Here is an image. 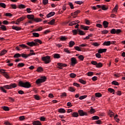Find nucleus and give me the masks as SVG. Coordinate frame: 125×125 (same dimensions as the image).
<instances>
[{"mask_svg":"<svg viewBox=\"0 0 125 125\" xmlns=\"http://www.w3.org/2000/svg\"><path fill=\"white\" fill-rule=\"evenodd\" d=\"M19 86H21V87H24L25 88H30V87H31V83L28 82H23L22 81H20L19 82Z\"/></svg>","mask_w":125,"mask_h":125,"instance_id":"f257e3e1","label":"nucleus"},{"mask_svg":"<svg viewBox=\"0 0 125 125\" xmlns=\"http://www.w3.org/2000/svg\"><path fill=\"white\" fill-rule=\"evenodd\" d=\"M42 59L43 61V62H44L45 64H49V63L51 62L50 57L48 56L43 57L42 58Z\"/></svg>","mask_w":125,"mask_h":125,"instance_id":"f03ea898","label":"nucleus"},{"mask_svg":"<svg viewBox=\"0 0 125 125\" xmlns=\"http://www.w3.org/2000/svg\"><path fill=\"white\" fill-rule=\"evenodd\" d=\"M0 90L5 93H6L7 92L5 89H11L10 85H5L0 87Z\"/></svg>","mask_w":125,"mask_h":125,"instance_id":"7ed1b4c3","label":"nucleus"},{"mask_svg":"<svg viewBox=\"0 0 125 125\" xmlns=\"http://www.w3.org/2000/svg\"><path fill=\"white\" fill-rule=\"evenodd\" d=\"M46 81V77H42L41 79H39L36 82L37 84H40V83H44Z\"/></svg>","mask_w":125,"mask_h":125,"instance_id":"20e7f679","label":"nucleus"},{"mask_svg":"<svg viewBox=\"0 0 125 125\" xmlns=\"http://www.w3.org/2000/svg\"><path fill=\"white\" fill-rule=\"evenodd\" d=\"M111 34H116L117 35H119L120 33H122V30L121 29H112L110 30Z\"/></svg>","mask_w":125,"mask_h":125,"instance_id":"39448f33","label":"nucleus"},{"mask_svg":"<svg viewBox=\"0 0 125 125\" xmlns=\"http://www.w3.org/2000/svg\"><path fill=\"white\" fill-rule=\"evenodd\" d=\"M31 55H36V53H30V54L27 55L26 54H21V57H23V58H28V57H29V56H31Z\"/></svg>","mask_w":125,"mask_h":125,"instance_id":"423d86ee","label":"nucleus"},{"mask_svg":"<svg viewBox=\"0 0 125 125\" xmlns=\"http://www.w3.org/2000/svg\"><path fill=\"white\" fill-rule=\"evenodd\" d=\"M78 114L81 117H83V116H87V113L85 112H84L83 110H78Z\"/></svg>","mask_w":125,"mask_h":125,"instance_id":"0eeeda50","label":"nucleus"},{"mask_svg":"<svg viewBox=\"0 0 125 125\" xmlns=\"http://www.w3.org/2000/svg\"><path fill=\"white\" fill-rule=\"evenodd\" d=\"M71 61L72 66H74L75 65H76V64L78 63V62H77V59H76V58H72Z\"/></svg>","mask_w":125,"mask_h":125,"instance_id":"6e6552de","label":"nucleus"},{"mask_svg":"<svg viewBox=\"0 0 125 125\" xmlns=\"http://www.w3.org/2000/svg\"><path fill=\"white\" fill-rule=\"evenodd\" d=\"M26 44H27V45H29V46H35L38 44V43H35L34 42H27Z\"/></svg>","mask_w":125,"mask_h":125,"instance_id":"1a4fd4ad","label":"nucleus"},{"mask_svg":"<svg viewBox=\"0 0 125 125\" xmlns=\"http://www.w3.org/2000/svg\"><path fill=\"white\" fill-rule=\"evenodd\" d=\"M80 23V21H75L71 22L69 24V26H73V25H77Z\"/></svg>","mask_w":125,"mask_h":125,"instance_id":"9d476101","label":"nucleus"},{"mask_svg":"<svg viewBox=\"0 0 125 125\" xmlns=\"http://www.w3.org/2000/svg\"><path fill=\"white\" fill-rule=\"evenodd\" d=\"M57 64L59 66L58 68H60V69H62V67H67V64L65 63H58Z\"/></svg>","mask_w":125,"mask_h":125,"instance_id":"9b49d317","label":"nucleus"},{"mask_svg":"<svg viewBox=\"0 0 125 125\" xmlns=\"http://www.w3.org/2000/svg\"><path fill=\"white\" fill-rule=\"evenodd\" d=\"M78 35L80 36H84L85 35V33H84L83 31H82L79 29H78Z\"/></svg>","mask_w":125,"mask_h":125,"instance_id":"f8f14e48","label":"nucleus"},{"mask_svg":"<svg viewBox=\"0 0 125 125\" xmlns=\"http://www.w3.org/2000/svg\"><path fill=\"white\" fill-rule=\"evenodd\" d=\"M71 115L72 117H73L74 118H78V117H79V113L78 112H73L71 113Z\"/></svg>","mask_w":125,"mask_h":125,"instance_id":"ddd939ff","label":"nucleus"},{"mask_svg":"<svg viewBox=\"0 0 125 125\" xmlns=\"http://www.w3.org/2000/svg\"><path fill=\"white\" fill-rule=\"evenodd\" d=\"M81 28L85 31H87L89 29V26H84L83 25H81Z\"/></svg>","mask_w":125,"mask_h":125,"instance_id":"4468645a","label":"nucleus"},{"mask_svg":"<svg viewBox=\"0 0 125 125\" xmlns=\"http://www.w3.org/2000/svg\"><path fill=\"white\" fill-rule=\"evenodd\" d=\"M55 14V12H51L50 13H49L46 15V17L47 18H49L50 17H51V16H53V15H54Z\"/></svg>","mask_w":125,"mask_h":125,"instance_id":"2eb2a0df","label":"nucleus"},{"mask_svg":"<svg viewBox=\"0 0 125 125\" xmlns=\"http://www.w3.org/2000/svg\"><path fill=\"white\" fill-rule=\"evenodd\" d=\"M27 17L28 19H30V20H33L35 19V16L33 15H28Z\"/></svg>","mask_w":125,"mask_h":125,"instance_id":"dca6fc26","label":"nucleus"},{"mask_svg":"<svg viewBox=\"0 0 125 125\" xmlns=\"http://www.w3.org/2000/svg\"><path fill=\"white\" fill-rule=\"evenodd\" d=\"M103 26L104 28H107L108 27V25H109V22L107 21H104L103 23Z\"/></svg>","mask_w":125,"mask_h":125,"instance_id":"f3484780","label":"nucleus"},{"mask_svg":"<svg viewBox=\"0 0 125 125\" xmlns=\"http://www.w3.org/2000/svg\"><path fill=\"white\" fill-rule=\"evenodd\" d=\"M103 45H106L107 46L111 45V41L104 42L103 43Z\"/></svg>","mask_w":125,"mask_h":125,"instance_id":"a211bd4d","label":"nucleus"},{"mask_svg":"<svg viewBox=\"0 0 125 125\" xmlns=\"http://www.w3.org/2000/svg\"><path fill=\"white\" fill-rule=\"evenodd\" d=\"M33 125H42V123L41 122L39 121H34L33 122Z\"/></svg>","mask_w":125,"mask_h":125,"instance_id":"6ab92c4d","label":"nucleus"},{"mask_svg":"<svg viewBox=\"0 0 125 125\" xmlns=\"http://www.w3.org/2000/svg\"><path fill=\"white\" fill-rule=\"evenodd\" d=\"M107 49H100L98 50V53H103V52H106Z\"/></svg>","mask_w":125,"mask_h":125,"instance_id":"aec40b11","label":"nucleus"},{"mask_svg":"<svg viewBox=\"0 0 125 125\" xmlns=\"http://www.w3.org/2000/svg\"><path fill=\"white\" fill-rule=\"evenodd\" d=\"M59 113L64 114L66 113V110L64 108H61L58 110Z\"/></svg>","mask_w":125,"mask_h":125,"instance_id":"412c9836","label":"nucleus"},{"mask_svg":"<svg viewBox=\"0 0 125 125\" xmlns=\"http://www.w3.org/2000/svg\"><path fill=\"white\" fill-rule=\"evenodd\" d=\"M17 86V84H16V83H15L10 84V87L11 89L12 88H15V87H16Z\"/></svg>","mask_w":125,"mask_h":125,"instance_id":"4be33fe9","label":"nucleus"},{"mask_svg":"<svg viewBox=\"0 0 125 125\" xmlns=\"http://www.w3.org/2000/svg\"><path fill=\"white\" fill-rule=\"evenodd\" d=\"M7 51L5 49L2 50L1 52L0 53V56H2V55H4V54H5V53H7Z\"/></svg>","mask_w":125,"mask_h":125,"instance_id":"5701e85b","label":"nucleus"},{"mask_svg":"<svg viewBox=\"0 0 125 125\" xmlns=\"http://www.w3.org/2000/svg\"><path fill=\"white\" fill-rule=\"evenodd\" d=\"M13 30H16V31H20L21 28L18 26H12Z\"/></svg>","mask_w":125,"mask_h":125,"instance_id":"b1692460","label":"nucleus"},{"mask_svg":"<svg viewBox=\"0 0 125 125\" xmlns=\"http://www.w3.org/2000/svg\"><path fill=\"white\" fill-rule=\"evenodd\" d=\"M33 37H35V38H39L40 37V34L36 32H34L32 33Z\"/></svg>","mask_w":125,"mask_h":125,"instance_id":"393cba45","label":"nucleus"},{"mask_svg":"<svg viewBox=\"0 0 125 125\" xmlns=\"http://www.w3.org/2000/svg\"><path fill=\"white\" fill-rule=\"evenodd\" d=\"M103 64L102 62H99L97 63L96 67L97 68H101L103 67Z\"/></svg>","mask_w":125,"mask_h":125,"instance_id":"a878e982","label":"nucleus"},{"mask_svg":"<svg viewBox=\"0 0 125 125\" xmlns=\"http://www.w3.org/2000/svg\"><path fill=\"white\" fill-rule=\"evenodd\" d=\"M0 29H1L2 31H6V26L3 25H1V27H0Z\"/></svg>","mask_w":125,"mask_h":125,"instance_id":"bb28decb","label":"nucleus"},{"mask_svg":"<svg viewBox=\"0 0 125 125\" xmlns=\"http://www.w3.org/2000/svg\"><path fill=\"white\" fill-rule=\"evenodd\" d=\"M54 58L57 59L60 58V54H54Z\"/></svg>","mask_w":125,"mask_h":125,"instance_id":"cd10ccee","label":"nucleus"},{"mask_svg":"<svg viewBox=\"0 0 125 125\" xmlns=\"http://www.w3.org/2000/svg\"><path fill=\"white\" fill-rule=\"evenodd\" d=\"M75 45V42L74 41H70L69 42V47H72Z\"/></svg>","mask_w":125,"mask_h":125,"instance_id":"c85d7f7f","label":"nucleus"},{"mask_svg":"<svg viewBox=\"0 0 125 125\" xmlns=\"http://www.w3.org/2000/svg\"><path fill=\"white\" fill-rule=\"evenodd\" d=\"M55 22V20L52 19L50 22H48V24L49 25H53L54 23Z\"/></svg>","mask_w":125,"mask_h":125,"instance_id":"c756f323","label":"nucleus"},{"mask_svg":"<svg viewBox=\"0 0 125 125\" xmlns=\"http://www.w3.org/2000/svg\"><path fill=\"white\" fill-rule=\"evenodd\" d=\"M19 8H20L21 9H24V8H26V6L23 4H19Z\"/></svg>","mask_w":125,"mask_h":125,"instance_id":"7c9ffc66","label":"nucleus"},{"mask_svg":"<svg viewBox=\"0 0 125 125\" xmlns=\"http://www.w3.org/2000/svg\"><path fill=\"white\" fill-rule=\"evenodd\" d=\"M114 112H113L112 111L109 110L108 111V115L109 116H110V117H111V118L113 117V116H114Z\"/></svg>","mask_w":125,"mask_h":125,"instance_id":"2f4dec72","label":"nucleus"},{"mask_svg":"<svg viewBox=\"0 0 125 125\" xmlns=\"http://www.w3.org/2000/svg\"><path fill=\"white\" fill-rule=\"evenodd\" d=\"M19 57H21V55L19 53H17L14 56V58H19Z\"/></svg>","mask_w":125,"mask_h":125,"instance_id":"473e14b6","label":"nucleus"},{"mask_svg":"<svg viewBox=\"0 0 125 125\" xmlns=\"http://www.w3.org/2000/svg\"><path fill=\"white\" fill-rule=\"evenodd\" d=\"M79 81L80 83H82L83 84H85V83H86V82H85V81H84L82 79H79Z\"/></svg>","mask_w":125,"mask_h":125,"instance_id":"72a5a7b5","label":"nucleus"},{"mask_svg":"<svg viewBox=\"0 0 125 125\" xmlns=\"http://www.w3.org/2000/svg\"><path fill=\"white\" fill-rule=\"evenodd\" d=\"M19 46H20L21 47H22V48H29V47H28V46L25 45L24 44H21L19 45Z\"/></svg>","mask_w":125,"mask_h":125,"instance_id":"f704fd0d","label":"nucleus"},{"mask_svg":"<svg viewBox=\"0 0 125 125\" xmlns=\"http://www.w3.org/2000/svg\"><path fill=\"white\" fill-rule=\"evenodd\" d=\"M34 42H35V43H37V42H39V43H40V44H42V41H41L39 39L35 40Z\"/></svg>","mask_w":125,"mask_h":125,"instance_id":"c9c22d12","label":"nucleus"},{"mask_svg":"<svg viewBox=\"0 0 125 125\" xmlns=\"http://www.w3.org/2000/svg\"><path fill=\"white\" fill-rule=\"evenodd\" d=\"M2 109L4 111H9V107L7 106H2Z\"/></svg>","mask_w":125,"mask_h":125,"instance_id":"e433bc0d","label":"nucleus"},{"mask_svg":"<svg viewBox=\"0 0 125 125\" xmlns=\"http://www.w3.org/2000/svg\"><path fill=\"white\" fill-rule=\"evenodd\" d=\"M37 72H42L43 71V69L42 67H39L37 69Z\"/></svg>","mask_w":125,"mask_h":125,"instance_id":"4c0bfd02","label":"nucleus"},{"mask_svg":"<svg viewBox=\"0 0 125 125\" xmlns=\"http://www.w3.org/2000/svg\"><path fill=\"white\" fill-rule=\"evenodd\" d=\"M3 76L6 78V79H9V76L8 74H7V72H5L3 74Z\"/></svg>","mask_w":125,"mask_h":125,"instance_id":"58836bf2","label":"nucleus"},{"mask_svg":"<svg viewBox=\"0 0 125 125\" xmlns=\"http://www.w3.org/2000/svg\"><path fill=\"white\" fill-rule=\"evenodd\" d=\"M77 75L75 73H71L70 74V78H72L73 79H74V78H76Z\"/></svg>","mask_w":125,"mask_h":125,"instance_id":"ea45409f","label":"nucleus"},{"mask_svg":"<svg viewBox=\"0 0 125 125\" xmlns=\"http://www.w3.org/2000/svg\"><path fill=\"white\" fill-rule=\"evenodd\" d=\"M108 91H109V92H110V93H112L113 92H115V90L111 88H108Z\"/></svg>","mask_w":125,"mask_h":125,"instance_id":"a19ab883","label":"nucleus"},{"mask_svg":"<svg viewBox=\"0 0 125 125\" xmlns=\"http://www.w3.org/2000/svg\"><path fill=\"white\" fill-rule=\"evenodd\" d=\"M42 3L44 5H46L48 3V0H42Z\"/></svg>","mask_w":125,"mask_h":125,"instance_id":"79ce46f5","label":"nucleus"},{"mask_svg":"<svg viewBox=\"0 0 125 125\" xmlns=\"http://www.w3.org/2000/svg\"><path fill=\"white\" fill-rule=\"evenodd\" d=\"M102 8L103 10H107L108 9V7H106V5H102Z\"/></svg>","mask_w":125,"mask_h":125,"instance_id":"37998d69","label":"nucleus"},{"mask_svg":"<svg viewBox=\"0 0 125 125\" xmlns=\"http://www.w3.org/2000/svg\"><path fill=\"white\" fill-rule=\"evenodd\" d=\"M68 5L70 7V8L71 9H74V5H73V3L72 2H69L68 3Z\"/></svg>","mask_w":125,"mask_h":125,"instance_id":"c03bdc74","label":"nucleus"},{"mask_svg":"<svg viewBox=\"0 0 125 125\" xmlns=\"http://www.w3.org/2000/svg\"><path fill=\"white\" fill-rule=\"evenodd\" d=\"M112 11L114 12H117V11H118V5H116Z\"/></svg>","mask_w":125,"mask_h":125,"instance_id":"a18cd8bd","label":"nucleus"},{"mask_svg":"<svg viewBox=\"0 0 125 125\" xmlns=\"http://www.w3.org/2000/svg\"><path fill=\"white\" fill-rule=\"evenodd\" d=\"M34 97L35 99H36V100H40V99H41L40 96L37 95H34Z\"/></svg>","mask_w":125,"mask_h":125,"instance_id":"49530a36","label":"nucleus"},{"mask_svg":"<svg viewBox=\"0 0 125 125\" xmlns=\"http://www.w3.org/2000/svg\"><path fill=\"white\" fill-rule=\"evenodd\" d=\"M112 84H114V85H119V83L117 81H113L111 83Z\"/></svg>","mask_w":125,"mask_h":125,"instance_id":"de8ad7c7","label":"nucleus"},{"mask_svg":"<svg viewBox=\"0 0 125 125\" xmlns=\"http://www.w3.org/2000/svg\"><path fill=\"white\" fill-rule=\"evenodd\" d=\"M95 96L96 97H101L102 96V94L100 93H95Z\"/></svg>","mask_w":125,"mask_h":125,"instance_id":"09e8293b","label":"nucleus"},{"mask_svg":"<svg viewBox=\"0 0 125 125\" xmlns=\"http://www.w3.org/2000/svg\"><path fill=\"white\" fill-rule=\"evenodd\" d=\"M24 66H25V64L22 62L19 63L18 64V67H24Z\"/></svg>","mask_w":125,"mask_h":125,"instance_id":"8fccbe9b","label":"nucleus"},{"mask_svg":"<svg viewBox=\"0 0 125 125\" xmlns=\"http://www.w3.org/2000/svg\"><path fill=\"white\" fill-rule=\"evenodd\" d=\"M64 51H65V52H66V53H67L68 54H70V53H71V52L70 51V50H69L68 49V48H64Z\"/></svg>","mask_w":125,"mask_h":125,"instance_id":"3c124183","label":"nucleus"},{"mask_svg":"<svg viewBox=\"0 0 125 125\" xmlns=\"http://www.w3.org/2000/svg\"><path fill=\"white\" fill-rule=\"evenodd\" d=\"M86 97H87V96L86 95L82 96L80 97L79 99H80V100H83V99H84V98H86Z\"/></svg>","mask_w":125,"mask_h":125,"instance_id":"603ef678","label":"nucleus"},{"mask_svg":"<svg viewBox=\"0 0 125 125\" xmlns=\"http://www.w3.org/2000/svg\"><path fill=\"white\" fill-rule=\"evenodd\" d=\"M67 40V38H66L64 36H62L60 38V40L61 41H66Z\"/></svg>","mask_w":125,"mask_h":125,"instance_id":"864d4df0","label":"nucleus"},{"mask_svg":"<svg viewBox=\"0 0 125 125\" xmlns=\"http://www.w3.org/2000/svg\"><path fill=\"white\" fill-rule=\"evenodd\" d=\"M87 75L89 77H91V76H93V72L89 71L87 73Z\"/></svg>","mask_w":125,"mask_h":125,"instance_id":"5fc2aeb1","label":"nucleus"},{"mask_svg":"<svg viewBox=\"0 0 125 125\" xmlns=\"http://www.w3.org/2000/svg\"><path fill=\"white\" fill-rule=\"evenodd\" d=\"M0 6H1V7H3V8H5L6 5L4 3H0Z\"/></svg>","mask_w":125,"mask_h":125,"instance_id":"6e6d98bb","label":"nucleus"},{"mask_svg":"<svg viewBox=\"0 0 125 125\" xmlns=\"http://www.w3.org/2000/svg\"><path fill=\"white\" fill-rule=\"evenodd\" d=\"M79 59L80 60H82V61H83V59H84V57H83V55H80L78 57Z\"/></svg>","mask_w":125,"mask_h":125,"instance_id":"4d7b16f0","label":"nucleus"},{"mask_svg":"<svg viewBox=\"0 0 125 125\" xmlns=\"http://www.w3.org/2000/svg\"><path fill=\"white\" fill-rule=\"evenodd\" d=\"M92 120H99V117L97 116H93L92 117Z\"/></svg>","mask_w":125,"mask_h":125,"instance_id":"13d9d810","label":"nucleus"},{"mask_svg":"<svg viewBox=\"0 0 125 125\" xmlns=\"http://www.w3.org/2000/svg\"><path fill=\"white\" fill-rule=\"evenodd\" d=\"M72 33H73V35H77L78 33V29H74L72 30Z\"/></svg>","mask_w":125,"mask_h":125,"instance_id":"bf43d9fd","label":"nucleus"},{"mask_svg":"<svg viewBox=\"0 0 125 125\" xmlns=\"http://www.w3.org/2000/svg\"><path fill=\"white\" fill-rule=\"evenodd\" d=\"M95 112L94 108H91L90 110V113H91V114H93V113H95Z\"/></svg>","mask_w":125,"mask_h":125,"instance_id":"052dcab7","label":"nucleus"},{"mask_svg":"<svg viewBox=\"0 0 125 125\" xmlns=\"http://www.w3.org/2000/svg\"><path fill=\"white\" fill-rule=\"evenodd\" d=\"M19 120L20 121H24V120H25V116H20L19 117Z\"/></svg>","mask_w":125,"mask_h":125,"instance_id":"680f3d73","label":"nucleus"},{"mask_svg":"<svg viewBox=\"0 0 125 125\" xmlns=\"http://www.w3.org/2000/svg\"><path fill=\"white\" fill-rule=\"evenodd\" d=\"M66 96H67V94H66V93L65 92L62 93L61 95V97H66Z\"/></svg>","mask_w":125,"mask_h":125,"instance_id":"e2e57ef3","label":"nucleus"},{"mask_svg":"<svg viewBox=\"0 0 125 125\" xmlns=\"http://www.w3.org/2000/svg\"><path fill=\"white\" fill-rule=\"evenodd\" d=\"M74 48H75L76 50H77V51H82V50L79 46H75L74 47Z\"/></svg>","mask_w":125,"mask_h":125,"instance_id":"0e129e2a","label":"nucleus"},{"mask_svg":"<svg viewBox=\"0 0 125 125\" xmlns=\"http://www.w3.org/2000/svg\"><path fill=\"white\" fill-rule=\"evenodd\" d=\"M12 16H13L12 14L10 13H6L5 14V16H8L9 17H12Z\"/></svg>","mask_w":125,"mask_h":125,"instance_id":"69168bd1","label":"nucleus"},{"mask_svg":"<svg viewBox=\"0 0 125 125\" xmlns=\"http://www.w3.org/2000/svg\"><path fill=\"white\" fill-rule=\"evenodd\" d=\"M96 57L97 58H101V55L100 53H99L96 54Z\"/></svg>","mask_w":125,"mask_h":125,"instance_id":"338daca9","label":"nucleus"},{"mask_svg":"<svg viewBox=\"0 0 125 125\" xmlns=\"http://www.w3.org/2000/svg\"><path fill=\"white\" fill-rule=\"evenodd\" d=\"M108 33H109V31L108 30L102 31V34H108Z\"/></svg>","mask_w":125,"mask_h":125,"instance_id":"774afa93","label":"nucleus"}]
</instances>
